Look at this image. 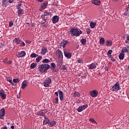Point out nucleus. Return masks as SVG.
I'll return each mask as SVG.
<instances>
[{
    "mask_svg": "<svg viewBox=\"0 0 129 129\" xmlns=\"http://www.w3.org/2000/svg\"><path fill=\"white\" fill-rule=\"evenodd\" d=\"M21 46H26V44L25 43V42H22L21 43Z\"/></svg>",
    "mask_w": 129,
    "mask_h": 129,
    "instance_id": "53",
    "label": "nucleus"
},
{
    "mask_svg": "<svg viewBox=\"0 0 129 129\" xmlns=\"http://www.w3.org/2000/svg\"><path fill=\"white\" fill-rule=\"evenodd\" d=\"M14 41L15 44H19L21 43V39L19 38H16Z\"/></svg>",
    "mask_w": 129,
    "mask_h": 129,
    "instance_id": "21",
    "label": "nucleus"
},
{
    "mask_svg": "<svg viewBox=\"0 0 129 129\" xmlns=\"http://www.w3.org/2000/svg\"><path fill=\"white\" fill-rule=\"evenodd\" d=\"M18 16H21V15H24V11H23V9L19 8V7H18Z\"/></svg>",
    "mask_w": 129,
    "mask_h": 129,
    "instance_id": "20",
    "label": "nucleus"
},
{
    "mask_svg": "<svg viewBox=\"0 0 129 129\" xmlns=\"http://www.w3.org/2000/svg\"><path fill=\"white\" fill-rule=\"evenodd\" d=\"M58 101H59V99L58 98V97H56L53 100V103H58Z\"/></svg>",
    "mask_w": 129,
    "mask_h": 129,
    "instance_id": "42",
    "label": "nucleus"
},
{
    "mask_svg": "<svg viewBox=\"0 0 129 129\" xmlns=\"http://www.w3.org/2000/svg\"><path fill=\"white\" fill-rule=\"evenodd\" d=\"M28 86V83H27V81H24V82H22V89H25L26 87Z\"/></svg>",
    "mask_w": 129,
    "mask_h": 129,
    "instance_id": "16",
    "label": "nucleus"
},
{
    "mask_svg": "<svg viewBox=\"0 0 129 129\" xmlns=\"http://www.w3.org/2000/svg\"><path fill=\"white\" fill-rule=\"evenodd\" d=\"M90 121H91L93 123H96V124H97V122H96V121L94 120V118H90Z\"/></svg>",
    "mask_w": 129,
    "mask_h": 129,
    "instance_id": "39",
    "label": "nucleus"
},
{
    "mask_svg": "<svg viewBox=\"0 0 129 129\" xmlns=\"http://www.w3.org/2000/svg\"><path fill=\"white\" fill-rule=\"evenodd\" d=\"M4 45V44H3V43H0V47L1 48H2V46Z\"/></svg>",
    "mask_w": 129,
    "mask_h": 129,
    "instance_id": "62",
    "label": "nucleus"
},
{
    "mask_svg": "<svg viewBox=\"0 0 129 129\" xmlns=\"http://www.w3.org/2000/svg\"><path fill=\"white\" fill-rule=\"evenodd\" d=\"M11 128L12 129H14L15 128V126L14 125H12L11 126Z\"/></svg>",
    "mask_w": 129,
    "mask_h": 129,
    "instance_id": "63",
    "label": "nucleus"
},
{
    "mask_svg": "<svg viewBox=\"0 0 129 129\" xmlns=\"http://www.w3.org/2000/svg\"><path fill=\"white\" fill-rule=\"evenodd\" d=\"M81 43L83 44V45H85V44H86V39H82L81 40Z\"/></svg>",
    "mask_w": 129,
    "mask_h": 129,
    "instance_id": "40",
    "label": "nucleus"
},
{
    "mask_svg": "<svg viewBox=\"0 0 129 129\" xmlns=\"http://www.w3.org/2000/svg\"><path fill=\"white\" fill-rule=\"evenodd\" d=\"M77 110H78V112H81V111H82V110H83V108L82 107V106H80L77 109Z\"/></svg>",
    "mask_w": 129,
    "mask_h": 129,
    "instance_id": "37",
    "label": "nucleus"
},
{
    "mask_svg": "<svg viewBox=\"0 0 129 129\" xmlns=\"http://www.w3.org/2000/svg\"><path fill=\"white\" fill-rule=\"evenodd\" d=\"M49 62H50V61L48 59H44L42 61V63H49Z\"/></svg>",
    "mask_w": 129,
    "mask_h": 129,
    "instance_id": "41",
    "label": "nucleus"
},
{
    "mask_svg": "<svg viewBox=\"0 0 129 129\" xmlns=\"http://www.w3.org/2000/svg\"><path fill=\"white\" fill-rule=\"evenodd\" d=\"M42 59V56H39L36 58V61L37 62H39V61H41Z\"/></svg>",
    "mask_w": 129,
    "mask_h": 129,
    "instance_id": "33",
    "label": "nucleus"
},
{
    "mask_svg": "<svg viewBox=\"0 0 129 129\" xmlns=\"http://www.w3.org/2000/svg\"><path fill=\"white\" fill-rule=\"evenodd\" d=\"M7 64H9V65L12 64V60H9V61H7Z\"/></svg>",
    "mask_w": 129,
    "mask_h": 129,
    "instance_id": "54",
    "label": "nucleus"
},
{
    "mask_svg": "<svg viewBox=\"0 0 129 129\" xmlns=\"http://www.w3.org/2000/svg\"><path fill=\"white\" fill-rule=\"evenodd\" d=\"M46 120L43 121V124H49L50 123V121H49V118H45Z\"/></svg>",
    "mask_w": 129,
    "mask_h": 129,
    "instance_id": "26",
    "label": "nucleus"
},
{
    "mask_svg": "<svg viewBox=\"0 0 129 129\" xmlns=\"http://www.w3.org/2000/svg\"><path fill=\"white\" fill-rule=\"evenodd\" d=\"M0 96L2 98V99H5L7 97V96L6 95V92H5L4 90H1L0 91Z\"/></svg>",
    "mask_w": 129,
    "mask_h": 129,
    "instance_id": "7",
    "label": "nucleus"
},
{
    "mask_svg": "<svg viewBox=\"0 0 129 129\" xmlns=\"http://www.w3.org/2000/svg\"><path fill=\"white\" fill-rule=\"evenodd\" d=\"M59 22V16H54L52 18V22L53 24H56V23H58Z\"/></svg>",
    "mask_w": 129,
    "mask_h": 129,
    "instance_id": "8",
    "label": "nucleus"
},
{
    "mask_svg": "<svg viewBox=\"0 0 129 129\" xmlns=\"http://www.w3.org/2000/svg\"><path fill=\"white\" fill-rule=\"evenodd\" d=\"M90 69H94V68H96V66L94 63H92L90 66Z\"/></svg>",
    "mask_w": 129,
    "mask_h": 129,
    "instance_id": "30",
    "label": "nucleus"
},
{
    "mask_svg": "<svg viewBox=\"0 0 129 129\" xmlns=\"http://www.w3.org/2000/svg\"><path fill=\"white\" fill-rule=\"evenodd\" d=\"M106 46H111L112 45V42L111 40H107L106 41Z\"/></svg>",
    "mask_w": 129,
    "mask_h": 129,
    "instance_id": "23",
    "label": "nucleus"
},
{
    "mask_svg": "<svg viewBox=\"0 0 129 129\" xmlns=\"http://www.w3.org/2000/svg\"><path fill=\"white\" fill-rule=\"evenodd\" d=\"M20 80L19 78L13 79V82L14 83H17V82H20Z\"/></svg>",
    "mask_w": 129,
    "mask_h": 129,
    "instance_id": "36",
    "label": "nucleus"
},
{
    "mask_svg": "<svg viewBox=\"0 0 129 129\" xmlns=\"http://www.w3.org/2000/svg\"><path fill=\"white\" fill-rule=\"evenodd\" d=\"M42 26L43 27H44L45 28H46V27H47V24L45 23H43Z\"/></svg>",
    "mask_w": 129,
    "mask_h": 129,
    "instance_id": "55",
    "label": "nucleus"
},
{
    "mask_svg": "<svg viewBox=\"0 0 129 129\" xmlns=\"http://www.w3.org/2000/svg\"><path fill=\"white\" fill-rule=\"evenodd\" d=\"M7 81H8V82H10L12 84V85H15V84L13 83V81L12 79H7Z\"/></svg>",
    "mask_w": 129,
    "mask_h": 129,
    "instance_id": "34",
    "label": "nucleus"
},
{
    "mask_svg": "<svg viewBox=\"0 0 129 129\" xmlns=\"http://www.w3.org/2000/svg\"><path fill=\"white\" fill-rule=\"evenodd\" d=\"M37 66V63H33L30 66V69H34Z\"/></svg>",
    "mask_w": 129,
    "mask_h": 129,
    "instance_id": "28",
    "label": "nucleus"
},
{
    "mask_svg": "<svg viewBox=\"0 0 129 129\" xmlns=\"http://www.w3.org/2000/svg\"><path fill=\"white\" fill-rule=\"evenodd\" d=\"M21 7H22V4L19 3L18 6H17V10H19V8L21 9Z\"/></svg>",
    "mask_w": 129,
    "mask_h": 129,
    "instance_id": "46",
    "label": "nucleus"
},
{
    "mask_svg": "<svg viewBox=\"0 0 129 129\" xmlns=\"http://www.w3.org/2000/svg\"><path fill=\"white\" fill-rule=\"evenodd\" d=\"M51 70L53 72H56V69L55 68H51Z\"/></svg>",
    "mask_w": 129,
    "mask_h": 129,
    "instance_id": "50",
    "label": "nucleus"
},
{
    "mask_svg": "<svg viewBox=\"0 0 129 129\" xmlns=\"http://www.w3.org/2000/svg\"><path fill=\"white\" fill-rule=\"evenodd\" d=\"M51 81V79L48 78L47 80L44 81V86H45V87H48V86H49V85H50Z\"/></svg>",
    "mask_w": 129,
    "mask_h": 129,
    "instance_id": "6",
    "label": "nucleus"
},
{
    "mask_svg": "<svg viewBox=\"0 0 129 129\" xmlns=\"http://www.w3.org/2000/svg\"><path fill=\"white\" fill-rule=\"evenodd\" d=\"M47 112V110H43L42 111H40L37 113L38 115H40V116H44L45 115V113Z\"/></svg>",
    "mask_w": 129,
    "mask_h": 129,
    "instance_id": "10",
    "label": "nucleus"
},
{
    "mask_svg": "<svg viewBox=\"0 0 129 129\" xmlns=\"http://www.w3.org/2000/svg\"><path fill=\"white\" fill-rule=\"evenodd\" d=\"M68 43V41L62 40L60 43V46H61L63 48H65V47H66V45H67Z\"/></svg>",
    "mask_w": 129,
    "mask_h": 129,
    "instance_id": "13",
    "label": "nucleus"
},
{
    "mask_svg": "<svg viewBox=\"0 0 129 129\" xmlns=\"http://www.w3.org/2000/svg\"><path fill=\"white\" fill-rule=\"evenodd\" d=\"M1 129H8V128L6 126L2 127Z\"/></svg>",
    "mask_w": 129,
    "mask_h": 129,
    "instance_id": "61",
    "label": "nucleus"
},
{
    "mask_svg": "<svg viewBox=\"0 0 129 129\" xmlns=\"http://www.w3.org/2000/svg\"><path fill=\"white\" fill-rule=\"evenodd\" d=\"M91 32V30H90V28L87 29V34H90Z\"/></svg>",
    "mask_w": 129,
    "mask_h": 129,
    "instance_id": "44",
    "label": "nucleus"
},
{
    "mask_svg": "<svg viewBox=\"0 0 129 129\" xmlns=\"http://www.w3.org/2000/svg\"><path fill=\"white\" fill-rule=\"evenodd\" d=\"M13 2H14V0H9V1H8V2H9L10 4H12V3H13Z\"/></svg>",
    "mask_w": 129,
    "mask_h": 129,
    "instance_id": "56",
    "label": "nucleus"
},
{
    "mask_svg": "<svg viewBox=\"0 0 129 129\" xmlns=\"http://www.w3.org/2000/svg\"><path fill=\"white\" fill-rule=\"evenodd\" d=\"M58 94L59 96V99L61 100V101H62V100L64 99V97H63V92L60 90H58Z\"/></svg>",
    "mask_w": 129,
    "mask_h": 129,
    "instance_id": "12",
    "label": "nucleus"
},
{
    "mask_svg": "<svg viewBox=\"0 0 129 129\" xmlns=\"http://www.w3.org/2000/svg\"><path fill=\"white\" fill-rule=\"evenodd\" d=\"M49 15H50V14L48 12H45L44 13V16H49Z\"/></svg>",
    "mask_w": 129,
    "mask_h": 129,
    "instance_id": "52",
    "label": "nucleus"
},
{
    "mask_svg": "<svg viewBox=\"0 0 129 129\" xmlns=\"http://www.w3.org/2000/svg\"><path fill=\"white\" fill-rule=\"evenodd\" d=\"M77 61H78L79 63H82V60H78Z\"/></svg>",
    "mask_w": 129,
    "mask_h": 129,
    "instance_id": "59",
    "label": "nucleus"
},
{
    "mask_svg": "<svg viewBox=\"0 0 129 129\" xmlns=\"http://www.w3.org/2000/svg\"><path fill=\"white\" fill-rule=\"evenodd\" d=\"M83 107V109L84 110V109H85V108H87V105H83V106H82Z\"/></svg>",
    "mask_w": 129,
    "mask_h": 129,
    "instance_id": "48",
    "label": "nucleus"
},
{
    "mask_svg": "<svg viewBox=\"0 0 129 129\" xmlns=\"http://www.w3.org/2000/svg\"><path fill=\"white\" fill-rule=\"evenodd\" d=\"M90 26L92 29H94L95 28V26H96V23L93 22L90 23Z\"/></svg>",
    "mask_w": 129,
    "mask_h": 129,
    "instance_id": "25",
    "label": "nucleus"
},
{
    "mask_svg": "<svg viewBox=\"0 0 129 129\" xmlns=\"http://www.w3.org/2000/svg\"><path fill=\"white\" fill-rule=\"evenodd\" d=\"M13 25H14V23L13 22V21H11L9 23V27H13Z\"/></svg>",
    "mask_w": 129,
    "mask_h": 129,
    "instance_id": "45",
    "label": "nucleus"
},
{
    "mask_svg": "<svg viewBox=\"0 0 129 129\" xmlns=\"http://www.w3.org/2000/svg\"><path fill=\"white\" fill-rule=\"evenodd\" d=\"M110 58H111V61H115V59H114V58H113L112 57H111H111H110Z\"/></svg>",
    "mask_w": 129,
    "mask_h": 129,
    "instance_id": "58",
    "label": "nucleus"
},
{
    "mask_svg": "<svg viewBox=\"0 0 129 129\" xmlns=\"http://www.w3.org/2000/svg\"><path fill=\"white\" fill-rule=\"evenodd\" d=\"M16 55L17 56H18V57H24L26 56V52H25L24 51H22L20 52H18V53H17Z\"/></svg>",
    "mask_w": 129,
    "mask_h": 129,
    "instance_id": "9",
    "label": "nucleus"
},
{
    "mask_svg": "<svg viewBox=\"0 0 129 129\" xmlns=\"http://www.w3.org/2000/svg\"><path fill=\"white\" fill-rule=\"evenodd\" d=\"M3 62L5 63V64H7L8 63V58H6L3 61Z\"/></svg>",
    "mask_w": 129,
    "mask_h": 129,
    "instance_id": "47",
    "label": "nucleus"
},
{
    "mask_svg": "<svg viewBox=\"0 0 129 129\" xmlns=\"http://www.w3.org/2000/svg\"><path fill=\"white\" fill-rule=\"evenodd\" d=\"M50 66L51 68H56V64L54 63H51Z\"/></svg>",
    "mask_w": 129,
    "mask_h": 129,
    "instance_id": "43",
    "label": "nucleus"
},
{
    "mask_svg": "<svg viewBox=\"0 0 129 129\" xmlns=\"http://www.w3.org/2000/svg\"><path fill=\"white\" fill-rule=\"evenodd\" d=\"M126 42L127 43H129V35L126 36Z\"/></svg>",
    "mask_w": 129,
    "mask_h": 129,
    "instance_id": "51",
    "label": "nucleus"
},
{
    "mask_svg": "<svg viewBox=\"0 0 129 129\" xmlns=\"http://www.w3.org/2000/svg\"><path fill=\"white\" fill-rule=\"evenodd\" d=\"M75 97H78L80 96V94L78 92H75L74 94Z\"/></svg>",
    "mask_w": 129,
    "mask_h": 129,
    "instance_id": "31",
    "label": "nucleus"
},
{
    "mask_svg": "<svg viewBox=\"0 0 129 129\" xmlns=\"http://www.w3.org/2000/svg\"><path fill=\"white\" fill-rule=\"evenodd\" d=\"M38 2H39L40 3H42V2H43V1L44 0H38Z\"/></svg>",
    "mask_w": 129,
    "mask_h": 129,
    "instance_id": "64",
    "label": "nucleus"
},
{
    "mask_svg": "<svg viewBox=\"0 0 129 129\" xmlns=\"http://www.w3.org/2000/svg\"><path fill=\"white\" fill-rule=\"evenodd\" d=\"M50 68V65L49 64H40L39 67V71L40 72H42L44 73V72H46L48 69Z\"/></svg>",
    "mask_w": 129,
    "mask_h": 129,
    "instance_id": "2",
    "label": "nucleus"
},
{
    "mask_svg": "<svg viewBox=\"0 0 129 129\" xmlns=\"http://www.w3.org/2000/svg\"><path fill=\"white\" fill-rule=\"evenodd\" d=\"M113 90H115V91H117L118 89H119V85L118 83H116L113 87Z\"/></svg>",
    "mask_w": 129,
    "mask_h": 129,
    "instance_id": "14",
    "label": "nucleus"
},
{
    "mask_svg": "<svg viewBox=\"0 0 129 129\" xmlns=\"http://www.w3.org/2000/svg\"><path fill=\"white\" fill-rule=\"evenodd\" d=\"M71 36H75V37H79L81 34H82V31L77 28H72L71 29Z\"/></svg>",
    "mask_w": 129,
    "mask_h": 129,
    "instance_id": "1",
    "label": "nucleus"
},
{
    "mask_svg": "<svg viewBox=\"0 0 129 129\" xmlns=\"http://www.w3.org/2000/svg\"><path fill=\"white\" fill-rule=\"evenodd\" d=\"M60 69L61 70H67V67L65 65H62L60 66Z\"/></svg>",
    "mask_w": 129,
    "mask_h": 129,
    "instance_id": "32",
    "label": "nucleus"
},
{
    "mask_svg": "<svg viewBox=\"0 0 129 129\" xmlns=\"http://www.w3.org/2000/svg\"><path fill=\"white\" fill-rule=\"evenodd\" d=\"M47 5H48V3H47V2L43 3L41 5V8L39 9V11H40V12H42V10H45V9H46V8H47Z\"/></svg>",
    "mask_w": 129,
    "mask_h": 129,
    "instance_id": "11",
    "label": "nucleus"
},
{
    "mask_svg": "<svg viewBox=\"0 0 129 129\" xmlns=\"http://www.w3.org/2000/svg\"><path fill=\"white\" fill-rule=\"evenodd\" d=\"M90 94L92 97H96L98 95V91L96 90H94L90 92Z\"/></svg>",
    "mask_w": 129,
    "mask_h": 129,
    "instance_id": "4",
    "label": "nucleus"
},
{
    "mask_svg": "<svg viewBox=\"0 0 129 129\" xmlns=\"http://www.w3.org/2000/svg\"><path fill=\"white\" fill-rule=\"evenodd\" d=\"M92 3L94 5H95L96 6H99V5H100V1L99 0H93Z\"/></svg>",
    "mask_w": 129,
    "mask_h": 129,
    "instance_id": "18",
    "label": "nucleus"
},
{
    "mask_svg": "<svg viewBox=\"0 0 129 129\" xmlns=\"http://www.w3.org/2000/svg\"><path fill=\"white\" fill-rule=\"evenodd\" d=\"M5 114H6V110L5 108H2L0 110V118L1 119H4V116H5Z\"/></svg>",
    "mask_w": 129,
    "mask_h": 129,
    "instance_id": "5",
    "label": "nucleus"
},
{
    "mask_svg": "<svg viewBox=\"0 0 129 129\" xmlns=\"http://www.w3.org/2000/svg\"><path fill=\"white\" fill-rule=\"evenodd\" d=\"M122 52H128V49L125 48L123 50H122Z\"/></svg>",
    "mask_w": 129,
    "mask_h": 129,
    "instance_id": "49",
    "label": "nucleus"
},
{
    "mask_svg": "<svg viewBox=\"0 0 129 129\" xmlns=\"http://www.w3.org/2000/svg\"><path fill=\"white\" fill-rule=\"evenodd\" d=\"M64 56L67 57L68 58H71V56H72V54L70 53V52H68L67 51H64Z\"/></svg>",
    "mask_w": 129,
    "mask_h": 129,
    "instance_id": "19",
    "label": "nucleus"
},
{
    "mask_svg": "<svg viewBox=\"0 0 129 129\" xmlns=\"http://www.w3.org/2000/svg\"><path fill=\"white\" fill-rule=\"evenodd\" d=\"M49 126H54V125H56V122L54 120L49 122L48 124Z\"/></svg>",
    "mask_w": 129,
    "mask_h": 129,
    "instance_id": "22",
    "label": "nucleus"
},
{
    "mask_svg": "<svg viewBox=\"0 0 129 129\" xmlns=\"http://www.w3.org/2000/svg\"><path fill=\"white\" fill-rule=\"evenodd\" d=\"M58 93H59L58 92H55V93H54V94H55V95H56V96H58Z\"/></svg>",
    "mask_w": 129,
    "mask_h": 129,
    "instance_id": "57",
    "label": "nucleus"
},
{
    "mask_svg": "<svg viewBox=\"0 0 129 129\" xmlns=\"http://www.w3.org/2000/svg\"><path fill=\"white\" fill-rule=\"evenodd\" d=\"M38 55L36 54L35 53H33L32 54H31L30 57L32 58H36V57H37Z\"/></svg>",
    "mask_w": 129,
    "mask_h": 129,
    "instance_id": "35",
    "label": "nucleus"
},
{
    "mask_svg": "<svg viewBox=\"0 0 129 129\" xmlns=\"http://www.w3.org/2000/svg\"><path fill=\"white\" fill-rule=\"evenodd\" d=\"M104 38L103 37H101L100 39V43L101 44V45H104Z\"/></svg>",
    "mask_w": 129,
    "mask_h": 129,
    "instance_id": "27",
    "label": "nucleus"
},
{
    "mask_svg": "<svg viewBox=\"0 0 129 129\" xmlns=\"http://www.w3.org/2000/svg\"><path fill=\"white\" fill-rule=\"evenodd\" d=\"M63 63V62L62 61L61 59H59L58 61V66H62V63Z\"/></svg>",
    "mask_w": 129,
    "mask_h": 129,
    "instance_id": "38",
    "label": "nucleus"
},
{
    "mask_svg": "<svg viewBox=\"0 0 129 129\" xmlns=\"http://www.w3.org/2000/svg\"><path fill=\"white\" fill-rule=\"evenodd\" d=\"M47 52H48V49L46 48L42 47L41 54H42V55H45V54H46V53H47Z\"/></svg>",
    "mask_w": 129,
    "mask_h": 129,
    "instance_id": "15",
    "label": "nucleus"
},
{
    "mask_svg": "<svg viewBox=\"0 0 129 129\" xmlns=\"http://www.w3.org/2000/svg\"><path fill=\"white\" fill-rule=\"evenodd\" d=\"M27 43H28V44H31V41L29 40H27L26 41Z\"/></svg>",
    "mask_w": 129,
    "mask_h": 129,
    "instance_id": "60",
    "label": "nucleus"
},
{
    "mask_svg": "<svg viewBox=\"0 0 129 129\" xmlns=\"http://www.w3.org/2000/svg\"><path fill=\"white\" fill-rule=\"evenodd\" d=\"M55 54L59 59H62L63 58V53L62 51H60V49L56 51Z\"/></svg>",
    "mask_w": 129,
    "mask_h": 129,
    "instance_id": "3",
    "label": "nucleus"
},
{
    "mask_svg": "<svg viewBox=\"0 0 129 129\" xmlns=\"http://www.w3.org/2000/svg\"><path fill=\"white\" fill-rule=\"evenodd\" d=\"M124 58V52L121 51V52L119 54V58L120 59V60H123Z\"/></svg>",
    "mask_w": 129,
    "mask_h": 129,
    "instance_id": "17",
    "label": "nucleus"
},
{
    "mask_svg": "<svg viewBox=\"0 0 129 129\" xmlns=\"http://www.w3.org/2000/svg\"><path fill=\"white\" fill-rule=\"evenodd\" d=\"M7 4H8V2H7V0H3V3H2L3 7H4V8H6V7H7Z\"/></svg>",
    "mask_w": 129,
    "mask_h": 129,
    "instance_id": "24",
    "label": "nucleus"
},
{
    "mask_svg": "<svg viewBox=\"0 0 129 129\" xmlns=\"http://www.w3.org/2000/svg\"><path fill=\"white\" fill-rule=\"evenodd\" d=\"M111 53H112V50H109L107 52V55L108 56L109 58L111 57Z\"/></svg>",
    "mask_w": 129,
    "mask_h": 129,
    "instance_id": "29",
    "label": "nucleus"
}]
</instances>
